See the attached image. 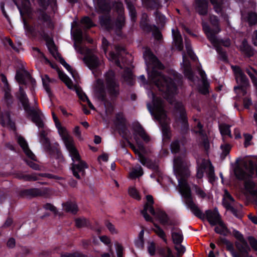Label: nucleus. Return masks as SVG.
Listing matches in <instances>:
<instances>
[{"label": "nucleus", "mask_w": 257, "mask_h": 257, "mask_svg": "<svg viewBox=\"0 0 257 257\" xmlns=\"http://www.w3.org/2000/svg\"><path fill=\"white\" fill-rule=\"evenodd\" d=\"M40 20L43 21L45 25L49 26L50 25V18L46 14L42 12L40 16Z\"/></svg>", "instance_id": "nucleus-61"}, {"label": "nucleus", "mask_w": 257, "mask_h": 257, "mask_svg": "<svg viewBox=\"0 0 257 257\" xmlns=\"http://www.w3.org/2000/svg\"><path fill=\"white\" fill-rule=\"evenodd\" d=\"M175 249L177 251L178 257L182 256L186 250L185 246L181 244L176 245Z\"/></svg>", "instance_id": "nucleus-64"}, {"label": "nucleus", "mask_w": 257, "mask_h": 257, "mask_svg": "<svg viewBox=\"0 0 257 257\" xmlns=\"http://www.w3.org/2000/svg\"><path fill=\"white\" fill-rule=\"evenodd\" d=\"M60 62V63L63 65V66L71 74L73 78L77 80L78 78V75L75 71L73 70L71 67L67 64L64 59L61 57L59 59H58Z\"/></svg>", "instance_id": "nucleus-42"}, {"label": "nucleus", "mask_w": 257, "mask_h": 257, "mask_svg": "<svg viewBox=\"0 0 257 257\" xmlns=\"http://www.w3.org/2000/svg\"><path fill=\"white\" fill-rule=\"evenodd\" d=\"M143 57L146 61H149L152 63L159 62L163 67L162 64L159 62L158 58L154 54L150 48H147L145 49L143 53Z\"/></svg>", "instance_id": "nucleus-27"}, {"label": "nucleus", "mask_w": 257, "mask_h": 257, "mask_svg": "<svg viewBox=\"0 0 257 257\" xmlns=\"http://www.w3.org/2000/svg\"><path fill=\"white\" fill-rule=\"evenodd\" d=\"M180 143V141L179 139H175L171 142L170 150L172 154H176L180 152L181 148Z\"/></svg>", "instance_id": "nucleus-40"}, {"label": "nucleus", "mask_w": 257, "mask_h": 257, "mask_svg": "<svg viewBox=\"0 0 257 257\" xmlns=\"http://www.w3.org/2000/svg\"><path fill=\"white\" fill-rule=\"evenodd\" d=\"M114 124L119 134L127 142L135 153L138 154L139 160L141 163L145 165L147 161L146 157L139 151L136 150L134 145L129 140L131 138L130 132L126 125V119L122 112H119L115 114Z\"/></svg>", "instance_id": "nucleus-4"}, {"label": "nucleus", "mask_w": 257, "mask_h": 257, "mask_svg": "<svg viewBox=\"0 0 257 257\" xmlns=\"http://www.w3.org/2000/svg\"><path fill=\"white\" fill-rule=\"evenodd\" d=\"M134 130L140 136L144 142L148 143L150 141L149 136L147 135L143 127L139 122H137V123L134 125Z\"/></svg>", "instance_id": "nucleus-25"}, {"label": "nucleus", "mask_w": 257, "mask_h": 257, "mask_svg": "<svg viewBox=\"0 0 257 257\" xmlns=\"http://www.w3.org/2000/svg\"><path fill=\"white\" fill-rule=\"evenodd\" d=\"M124 81L126 82L129 85H133L134 80L133 78V72L130 68L125 67L123 70L122 75Z\"/></svg>", "instance_id": "nucleus-29"}, {"label": "nucleus", "mask_w": 257, "mask_h": 257, "mask_svg": "<svg viewBox=\"0 0 257 257\" xmlns=\"http://www.w3.org/2000/svg\"><path fill=\"white\" fill-rule=\"evenodd\" d=\"M161 127L162 134V141L164 143H168L171 140L172 134L170 127V123L167 120V117H162L160 120H159Z\"/></svg>", "instance_id": "nucleus-15"}, {"label": "nucleus", "mask_w": 257, "mask_h": 257, "mask_svg": "<svg viewBox=\"0 0 257 257\" xmlns=\"http://www.w3.org/2000/svg\"><path fill=\"white\" fill-rule=\"evenodd\" d=\"M173 113L175 121L181 124V133L182 134L187 133L189 130V124L186 108L182 102L177 101L175 103Z\"/></svg>", "instance_id": "nucleus-7"}, {"label": "nucleus", "mask_w": 257, "mask_h": 257, "mask_svg": "<svg viewBox=\"0 0 257 257\" xmlns=\"http://www.w3.org/2000/svg\"><path fill=\"white\" fill-rule=\"evenodd\" d=\"M4 99L7 104H9L13 102V96L11 94V89L10 87L4 88Z\"/></svg>", "instance_id": "nucleus-49"}, {"label": "nucleus", "mask_w": 257, "mask_h": 257, "mask_svg": "<svg viewBox=\"0 0 257 257\" xmlns=\"http://www.w3.org/2000/svg\"><path fill=\"white\" fill-rule=\"evenodd\" d=\"M62 206L64 211L73 214H76L78 210L77 204L73 201H67L62 204Z\"/></svg>", "instance_id": "nucleus-24"}, {"label": "nucleus", "mask_w": 257, "mask_h": 257, "mask_svg": "<svg viewBox=\"0 0 257 257\" xmlns=\"http://www.w3.org/2000/svg\"><path fill=\"white\" fill-rule=\"evenodd\" d=\"M58 75L60 79L65 83L69 89L75 90L80 99L85 101L88 99L87 96L82 92V90L76 86L74 85L71 80L65 74L59 70Z\"/></svg>", "instance_id": "nucleus-14"}, {"label": "nucleus", "mask_w": 257, "mask_h": 257, "mask_svg": "<svg viewBox=\"0 0 257 257\" xmlns=\"http://www.w3.org/2000/svg\"><path fill=\"white\" fill-rule=\"evenodd\" d=\"M125 17L122 14H119L116 19L115 26L117 30H121L125 24Z\"/></svg>", "instance_id": "nucleus-43"}, {"label": "nucleus", "mask_w": 257, "mask_h": 257, "mask_svg": "<svg viewBox=\"0 0 257 257\" xmlns=\"http://www.w3.org/2000/svg\"><path fill=\"white\" fill-rule=\"evenodd\" d=\"M248 22L250 26L255 25L257 24V14L255 12H250L248 14Z\"/></svg>", "instance_id": "nucleus-51"}, {"label": "nucleus", "mask_w": 257, "mask_h": 257, "mask_svg": "<svg viewBox=\"0 0 257 257\" xmlns=\"http://www.w3.org/2000/svg\"><path fill=\"white\" fill-rule=\"evenodd\" d=\"M140 26L144 31L147 33L152 32V35L156 40L161 41L162 39V34L158 27L155 25L149 24L146 20L141 22Z\"/></svg>", "instance_id": "nucleus-16"}, {"label": "nucleus", "mask_w": 257, "mask_h": 257, "mask_svg": "<svg viewBox=\"0 0 257 257\" xmlns=\"http://www.w3.org/2000/svg\"><path fill=\"white\" fill-rule=\"evenodd\" d=\"M56 127L73 161L71 168L73 174L76 178L80 179L81 176L84 175L85 169L88 166L86 163L81 159L79 152L74 146L73 139L69 135L66 128L63 126L61 123L56 125Z\"/></svg>", "instance_id": "nucleus-2"}, {"label": "nucleus", "mask_w": 257, "mask_h": 257, "mask_svg": "<svg viewBox=\"0 0 257 257\" xmlns=\"http://www.w3.org/2000/svg\"><path fill=\"white\" fill-rule=\"evenodd\" d=\"M255 186L256 184L255 182L252 179H247V180H244V188L248 193H250L255 189Z\"/></svg>", "instance_id": "nucleus-46"}, {"label": "nucleus", "mask_w": 257, "mask_h": 257, "mask_svg": "<svg viewBox=\"0 0 257 257\" xmlns=\"http://www.w3.org/2000/svg\"><path fill=\"white\" fill-rule=\"evenodd\" d=\"M209 22L213 28H211L207 22H203L202 23L203 30L211 43L216 45L218 42L216 35L221 31L219 19L217 16L211 15L209 17Z\"/></svg>", "instance_id": "nucleus-8"}, {"label": "nucleus", "mask_w": 257, "mask_h": 257, "mask_svg": "<svg viewBox=\"0 0 257 257\" xmlns=\"http://www.w3.org/2000/svg\"><path fill=\"white\" fill-rule=\"evenodd\" d=\"M97 8H99L104 15H110L111 6L108 3L104 2L101 5H99L98 0H97Z\"/></svg>", "instance_id": "nucleus-44"}, {"label": "nucleus", "mask_w": 257, "mask_h": 257, "mask_svg": "<svg viewBox=\"0 0 257 257\" xmlns=\"http://www.w3.org/2000/svg\"><path fill=\"white\" fill-rule=\"evenodd\" d=\"M224 227L221 226H215L214 229L215 232L224 236H227L228 234H230L231 232L224 222Z\"/></svg>", "instance_id": "nucleus-38"}, {"label": "nucleus", "mask_w": 257, "mask_h": 257, "mask_svg": "<svg viewBox=\"0 0 257 257\" xmlns=\"http://www.w3.org/2000/svg\"><path fill=\"white\" fill-rule=\"evenodd\" d=\"M99 20L100 25L107 31L113 30L114 24L110 15H103L99 16Z\"/></svg>", "instance_id": "nucleus-19"}, {"label": "nucleus", "mask_w": 257, "mask_h": 257, "mask_svg": "<svg viewBox=\"0 0 257 257\" xmlns=\"http://www.w3.org/2000/svg\"><path fill=\"white\" fill-rule=\"evenodd\" d=\"M217 42L218 44L216 45L214 44L213 43L211 44L214 46V47H215L216 50L218 55H219L220 59L224 62L228 61V57L226 54V51L223 50L222 47L220 46V41L218 39Z\"/></svg>", "instance_id": "nucleus-33"}, {"label": "nucleus", "mask_w": 257, "mask_h": 257, "mask_svg": "<svg viewBox=\"0 0 257 257\" xmlns=\"http://www.w3.org/2000/svg\"><path fill=\"white\" fill-rule=\"evenodd\" d=\"M144 174V171L142 167L139 166L138 168L134 169L131 173L130 176L133 179H136L142 176Z\"/></svg>", "instance_id": "nucleus-48"}, {"label": "nucleus", "mask_w": 257, "mask_h": 257, "mask_svg": "<svg viewBox=\"0 0 257 257\" xmlns=\"http://www.w3.org/2000/svg\"><path fill=\"white\" fill-rule=\"evenodd\" d=\"M229 211L237 218L241 219L243 217V214L240 210L232 207Z\"/></svg>", "instance_id": "nucleus-62"}, {"label": "nucleus", "mask_w": 257, "mask_h": 257, "mask_svg": "<svg viewBox=\"0 0 257 257\" xmlns=\"http://www.w3.org/2000/svg\"><path fill=\"white\" fill-rule=\"evenodd\" d=\"M231 146L228 143H224L220 146V149L222 150L221 157L224 159L230 153Z\"/></svg>", "instance_id": "nucleus-45"}, {"label": "nucleus", "mask_w": 257, "mask_h": 257, "mask_svg": "<svg viewBox=\"0 0 257 257\" xmlns=\"http://www.w3.org/2000/svg\"><path fill=\"white\" fill-rule=\"evenodd\" d=\"M183 73L185 77L191 81H194V73L192 70L190 64H186L184 67Z\"/></svg>", "instance_id": "nucleus-37"}, {"label": "nucleus", "mask_w": 257, "mask_h": 257, "mask_svg": "<svg viewBox=\"0 0 257 257\" xmlns=\"http://www.w3.org/2000/svg\"><path fill=\"white\" fill-rule=\"evenodd\" d=\"M201 211L203 214V217L200 218L196 216L197 217L201 220H204L206 218L212 226L218 225L219 226H221L222 227H224V221L222 219L221 216L216 208L214 209L213 210L211 209L206 210L205 211V214L203 213L201 210Z\"/></svg>", "instance_id": "nucleus-13"}, {"label": "nucleus", "mask_w": 257, "mask_h": 257, "mask_svg": "<svg viewBox=\"0 0 257 257\" xmlns=\"http://www.w3.org/2000/svg\"><path fill=\"white\" fill-rule=\"evenodd\" d=\"M73 35L75 42L74 44L75 49L78 53L81 54H85V56L83 58V61L89 69L92 71L94 76L96 77V51L95 50L87 49L81 45L83 39V35L81 29L77 28L74 30L73 32Z\"/></svg>", "instance_id": "nucleus-3"}, {"label": "nucleus", "mask_w": 257, "mask_h": 257, "mask_svg": "<svg viewBox=\"0 0 257 257\" xmlns=\"http://www.w3.org/2000/svg\"><path fill=\"white\" fill-rule=\"evenodd\" d=\"M106 89L111 99H115L119 95V84L116 80L115 73L109 70L105 74Z\"/></svg>", "instance_id": "nucleus-9"}, {"label": "nucleus", "mask_w": 257, "mask_h": 257, "mask_svg": "<svg viewBox=\"0 0 257 257\" xmlns=\"http://www.w3.org/2000/svg\"><path fill=\"white\" fill-rule=\"evenodd\" d=\"M233 235L239 241L235 242V246L240 254L243 257H248L251 249L243 235L238 230L234 229Z\"/></svg>", "instance_id": "nucleus-12"}, {"label": "nucleus", "mask_w": 257, "mask_h": 257, "mask_svg": "<svg viewBox=\"0 0 257 257\" xmlns=\"http://www.w3.org/2000/svg\"><path fill=\"white\" fill-rule=\"evenodd\" d=\"M23 194L27 197H48L51 194L50 189L48 188L43 187L41 188H31L26 189L24 191Z\"/></svg>", "instance_id": "nucleus-17"}, {"label": "nucleus", "mask_w": 257, "mask_h": 257, "mask_svg": "<svg viewBox=\"0 0 257 257\" xmlns=\"http://www.w3.org/2000/svg\"><path fill=\"white\" fill-rule=\"evenodd\" d=\"M174 164L175 171L180 176V178L178 179L179 192L184 199L185 205L195 216L202 217L203 214L201 210L193 201L191 188L186 180L190 176L188 167L179 157L174 159Z\"/></svg>", "instance_id": "nucleus-1"}, {"label": "nucleus", "mask_w": 257, "mask_h": 257, "mask_svg": "<svg viewBox=\"0 0 257 257\" xmlns=\"http://www.w3.org/2000/svg\"><path fill=\"white\" fill-rule=\"evenodd\" d=\"M75 224L78 227H83L88 226L90 224V222L85 218H80L75 220Z\"/></svg>", "instance_id": "nucleus-50"}, {"label": "nucleus", "mask_w": 257, "mask_h": 257, "mask_svg": "<svg viewBox=\"0 0 257 257\" xmlns=\"http://www.w3.org/2000/svg\"><path fill=\"white\" fill-rule=\"evenodd\" d=\"M232 70L234 73L235 80L239 85L234 87V90L236 91L239 90L243 95L246 94V87L249 85V80L241 68L238 66H232Z\"/></svg>", "instance_id": "nucleus-10"}, {"label": "nucleus", "mask_w": 257, "mask_h": 257, "mask_svg": "<svg viewBox=\"0 0 257 257\" xmlns=\"http://www.w3.org/2000/svg\"><path fill=\"white\" fill-rule=\"evenodd\" d=\"M240 49L248 58L253 55V49L251 46L248 45L246 39H244L242 41Z\"/></svg>", "instance_id": "nucleus-28"}, {"label": "nucleus", "mask_w": 257, "mask_h": 257, "mask_svg": "<svg viewBox=\"0 0 257 257\" xmlns=\"http://www.w3.org/2000/svg\"><path fill=\"white\" fill-rule=\"evenodd\" d=\"M157 217L159 219L160 223L163 225H172V223H169V217L167 214L163 211H160L157 213Z\"/></svg>", "instance_id": "nucleus-34"}, {"label": "nucleus", "mask_w": 257, "mask_h": 257, "mask_svg": "<svg viewBox=\"0 0 257 257\" xmlns=\"http://www.w3.org/2000/svg\"><path fill=\"white\" fill-rule=\"evenodd\" d=\"M16 5L21 15L23 13H28L30 11V2L29 0H21V6L18 4L17 2H15Z\"/></svg>", "instance_id": "nucleus-36"}, {"label": "nucleus", "mask_w": 257, "mask_h": 257, "mask_svg": "<svg viewBox=\"0 0 257 257\" xmlns=\"http://www.w3.org/2000/svg\"><path fill=\"white\" fill-rule=\"evenodd\" d=\"M230 126L227 124H223L219 126V130L222 136H227L231 137Z\"/></svg>", "instance_id": "nucleus-47"}, {"label": "nucleus", "mask_w": 257, "mask_h": 257, "mask_svg": "<svg viewBox=\"0 0 257 257\" xmlns=\"http://www.w3.org/2000/svg\"><path fill=\"white\" fill-rule=\"evenodd\" d=\"M39 177H46L49 178L59 179V177L54 176L50 174H32L31 175H26L20 174L17 175V177L20 179L24 180L27 181H36L39 179Z\"/></svg>", "instance_id": "nucleus-18"}, {"label": "nucleus", "mask_w": 257, "mask_h": 257, "mask_svg": "<svg viewBox=\"0 0 257 257\" xmlns=\"http://www.w3.org/2000/svg\"><path fill=\"white\" fill-rule=\"evenodd\" d=\"M156 250V244L154 242H151L148 246V251L150 255L154 256Z\"/></svg>", "instance_id": "nucleus-63"}, {"label": "nucleus", "mask_w": 257, "mask_h": 257, "mask_svg": "<svg viewBox=\"0 0 257 257\" xmlns=\"http://www.w3.org/2000/svg\"><path fill=\"white\" fill-rule=\"evenodd\" d=\"M47 47L50 53L56 59L58 60L61 57L59 53L58 52L56 46L53 42H48L47 43Z\"/></svg>", "instance_id": "nucleus-39"}, {"label": "nucleus", "mask_w": 257, "mask_h": 257, "mask_svg": "<svg viewBox=\"0 0 257 257\" xmlns=\"http://www.w3.org/2000/svg\"><path fill=\"white\" fill-rule=\"evenodd\" d=\"M193 188L194 189V191L196 194L199 197L204 198L206 197V194L205 193V192L198 185H193Z\"/></svg>", "instance_id": "nucleus-56"}, {"label": "nucleus", "mask_w": 257, "mask_h": 257, "mask_svg": "<svg viewBox=\"0 0 257 257\" xmlns=\"http://www.w3.org/2000/svg\"><path fill=\"white\" fill-rule=\"evenodd\" d=\"M209 84L207 81H203V84L199 88V92L203 95H206L209 93Z\"/></svg>", "instance_id": "nucleus-52"}, {"label": "nucleus", "mask_w": 257, "mask_h": 257, "mask_svg": "<svg viewBox=\"0 0 257 257\" xmlns=\"http://www.w3.org/2000/svg\"><path fill=\"white\" fill-rule=\"evenodd\" d=\"M208 177L209 179V181L210 182H213L215 181V176L214 173V167L211 165L208 169V173H207Z\"/></svg>", "instance_id": "nucleus-58"}, {"label": "nucleus", "mask_w": 257, "mask_h": 257, "mask_svg": "<svg viewBox=\"0 0 257 257\" xmlns=\"http://www.w3.org/2000/svg\"><path fill=\"white\" fill-rule=\"evenodd\" d=\"M18 97L21 102L25 111L28 115L32 117V121L39 128H44V124L41 119L42 112L36 105L31 107L29 104V99L22 88L20 87Z\"/></svg>", "instance_id": "nucleus-6"}, {"label": "nucleus", "mask_w": 257, "mask_h": 257, "mask_svg": "<svg viewBox=\"0 0 257 257\" xmlns=\"http://www.w3.org/2000/svg\"><path fill=\"white\" fill-rule=\"evenodd\" d=\"M146 4L150 8L153 9H158L160 6L158 0H150Z\"/></svg>", "instance_id": "nucleus-57"}, {"label": "nucleus", "mask_w": 257, "mask_h": 257, "mask_svg": "<svg viewBox=\"0 0 257 257\" xmlns=\"http://www.w3.org/2000/svg\"><path fill=\"white\" fill-rule=\"evenodd\" d=\"M147 206L148 205H144V208L141 210V213L147 221L153 222L152 217L147 212Z\"/></svg>", "instance_id": "nucleus-54"}, {"label": "nucleus", "mask_w": 257, "mask_h": 257, "mask_svg": "<svg viewBox=\"0 0 257 257\" xmlns=\"http://www.w3.org/2000/svg\"><path fill=\"white\" fill-rule=\"evenodd\" d=\"M173 242L175 245L181 244L183 241V235L182 230L178 228L173 227L171 232Z\"/></svg>", "instance_id": "nucleus-22"}, {"label": "nucleus", "mask_w": 257, "mask_h": 257, "mask_svg": "<svg viewBox=\"0 0 257 257\" xmlns=\"http://www.w3.org/2000/svg\"><path fill=\"white\" fill-rule=\"evenodd\" d=\"M43 85L44 89L47 93L50 96L51 94V89L50 88V84L56 82V80L54 78H50L48 75L45 74L41 76Z\"/></svg>", "instance_id": "nucleus-26"}, {"label": "nucleus", "mask_w": 257, "mask_h": 257, "mask_svg": "<svg viewBox=\"0 0 257 257\" xmlns=\"http://www.w3.org/2000/svg\"><path fill=\"white\" fill-rule=\"evenodd\" d=\"M213 5L215 12L217 14H222L223 13V8L225 0H209Z\"/></svg>", "instance_id": "nucleus-32"}, {"label": "nucleus", "mask_w": 257, "mask_h": 257, "mask_svg": "<svg viewBox=\"0 0 257 257\" xmlns=\"http://www.w3.org/2000/svg\"><path fill=\"white\" fill-rule=\"evenodd\" d=\"M247 239L252 248L257 251V239L252 236H248Z\"/></svg>", "instance_id": "nucleus-60"}, {"label": "nucleus", "mask_w": 257, "mask_h": 257, "mask_svg": "<svg viewBox=\"0 0 257 257\" xmlns=\"http://www.w3.org/2000/svg\"><path fill=\"white\" fill-rule=\"evenodd\" d=\"M109 59L114 62L115 64L120 69H122V67L121 65L120 62L119 60V56L120 54L118 53H115L113 51L109 52Z\"/></svg>", "instance_id": "nucleus-41"}, {"label": "nucleus", "mask_w": 257, "mask_h": 257, "mask_svg": "<svg viewBox=\"0 0 257 257\" xmlns=\"http://www.w3.org/2000/svg\"><path fill=\"white\" fill-rule=\"evenodd\" d=\"M172 33L175 46L179 51H182L183 49V44L180 33L178 30L174 29H172Z\"/></svg>", "instance_id": "nucleus-23"}, {"label": "nucleus", "mask_w": 257, "mask_h": 257, "mask_svg": "<svg viewBox=\"0 0 257 257\" xmlns=\"http://www.w3.org/2000/svg\"><path fill=\"white\" fill-rule=\"evenodd\" d=\"M128 193L132 197L137 200H140L141 198L138 191L135 187H129Z\"/></svg>", "instance_id": "nucleus-53"}, {"label": "nucleus", "mask_w": 257, "mask_h": 257, "mask_svg": "<svg viewBox=\"0 0 257 257\" xmlns=\"http://www.w3.org/2000/svg\"><path fill=\"white\" fill-rule=\"evenodd\" d=\"M126 7L129 11V15L131 17V21L135 22L137 20V11L133 3L131 1H126Z\"/></svg>", "instance_id": "nucleus-35"}, {"label": "nucleus", "mask_w": 257, "mask_h": 257, "mask_svg": "<svg viewBox=\"0 0 257 257\" xmlns=\"http://www.w3.org/2000/svg\"><path fill=\"white\" fill-rule=\"evenodd\" d=\"M26 29L31 33L34 34L36 32L39 33L40 34H42V32H43V29L42 27H40L39 28V26L38 25H35L34 27H30V26H26Z\"/></svg>", "instance_id": "nucleus-55"}, {"label": "nucleus", "mask_w": 257, "mask_h": 257, "mask_svg": "<svg viewBox=\"0 0 257 257\" xmlns=\"http://www.w3.org/2000/svg\"><path fill=\"white\" fill-rule=\"evenodd\" d=\"M207 0H195V9L199 15L205 16L208 13Z\"/></svg>", "instance_id": "nucleus-20"}, {"label": "nucleus", "mask_w": 257, "mask_h": 257, "mask_svg": "<svg viewBox=\"0 0 257 257\" xmlns=\"http://www.w3.org/2000/svg\"><path fill=\"white\" fill-rule=\"evenodd\" d=\"M40 143L43 145L45 150L50 151L51 145L49 139L47 138L43 140H39Z\"/></svg>", "instance_id": "nucleus-59"}, {"label": "nucleus", "mask_w": 257, "mask_h": 257, "mask_svg": "<svg viewBox=\"0 0 257 257\" xmlns=\"http://www.w3.org/2000/svg\"><path fill=\"white\" fill-rule=\"evenodd\" d=\"M153 107L149 103L147 104L148 109L152 115H154L158 120H160L162 117H167L165 111L163 107L162 99L157 97L154 93H152Z\"/></svg>", "instance_id": "nucleus-11"}, {"label": "nucleus", "mask_w": 257, "mask_h": 257, "mask_svg": "<svg viewBox=\"0 0 257 257\" xmlns=\"http://www.w3.org/2000/svg\"><path fill=\"white\" fill-rule=\"evenodd\" d=\"M18 143L23 150L25 154L29 158L33 160H36V157L32 152L29 149L28 145L26 141L22 137L18 138Z\"/></svg>", "instance_id": "nucleus-21"}, {"label": "nucleus", "mask_w": 257, "mask_h": 257, "mask_svg": "<svg viewBox=\"0 0 257 257\" xmlns=\"http://www.w3.org/2000/svg\"><path fill=\"white\" fill-rule=\"evenodd\" d=\"M234 174L236 179L240 181H244L250 177V175L247 174V172L239 167L234 169Z\"/></svg>", "instance_id": "nucleus-30"}, {"label": "nucleus", "mask_w": 257, "mask_h": 257, "mask_svg": "<svg viewBox=\"0 0 257 257\" xmlns=\"http://www.w3.org/2000/svg\"><path fill=\"white\" fill-rule=\"evenodd\" d=\"M153 225L155 228H153L152 230L161 238L165 243H167V236L165 231L156 223L153 222Z\"/></svg>", "instance_id": "nucleus-31"}, {"label": "nucleus", "mask_w": 257, "mask_h": 257, "mask_svg": "<svg viewBox=\"0 0 257 257\" xmlns=\"http://www.w3.org/2000/svg\"><path fill=\"white\" fill-rule=\"evenodd\" d=\"M148 78L150 82L155 85L160 91L166 90L168 93H174L177 90L175 83L169 79L160 71L153 68L148 72Z\"/></svg>", "instance_id": "nucleus-5"}]
</instances>
